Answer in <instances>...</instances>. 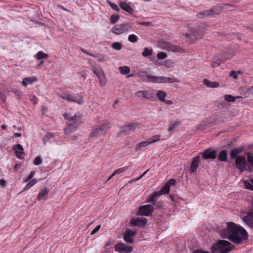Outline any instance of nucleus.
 <instances>
[{
  "instance_id": "1",
  "label": "nucleus",
  "mask_w": 253,
  "mask_h": 253,
  "mask_svg": "<svg viewBox=\"0 0 253 253\" xmlns=\"http://www.w3.org/2000/svg\"><path fill=\"white\" fill-rule=\"evenodd\" d=\"M221 236L236 244H241L248 238V233L241 226L233 222L226 223V227L220 231Z\"/></svg>"
},
{
  "instance_id": "2",
  "label": "nucleus",
  "mask_w": 253,
  "mask_h": 253,
  "mask_svg": "<svg viewBox=\"0 0 253 253\" xmlns=\"http://www.w3.org/2000/svg\"><path fill=\"white\" fill-rule=\"evenodd\" d=\"M232 248L233 246L229 242L220 240L212 245L211 252L212 253H217L218 252L220 253H227L232 250Z\"/></svg>"
},
{
  "instance_id": "3",
  "label": "nucleus",
  "mask_w": 253,
  "mask_h": 253,
  "mask_svg": "<svg viewBox=\"0 0 253 253\" xmlns=\"http://www.w3.org/2000/svg\"><path fill=\"white\" fill-rule=\"evenodd\" d=\"M147 82H151L153 83H173L176 82V80L173 78L167 77L165 76H155L147 75L146 77Z\"/></svg>"
},
{
  "instance_id": "4",
  "label": "nucleus",
  "mask_w": 253,
  "mask_h": 253,
  "mask_svg": "<svg viewBox=\"0 0 253 253\" xmlns=\"http://www.w3.org/2000/svg\"><path fill=\"white\" fill-rule=\"evenodd\" d=\"M157 45L162 49L169 51L180 52L181 51V48L179 46L172 44L163 40L158 41Z\"/></svg>"
},
{
  "instance_id": "5",
  "label": "nucleus",
  "mask_w": 253,
  "mask_h": 253,
  "mask_svg": "<svg viewBox=\"0 0 253 253\" xmlns=\"http://www.w3.org/2000/svg\"><path fill=\"white\" fill-rule=\"evenodd\" d=\"M160 138L161 135H155L145 141L138 143L136 146L135 151H137L141 149L142 148L146 147L147 146L150 144L158 142L160 140Z\"/></svg>"
},
{
  "instance_id": "6",
  "label": "nucleus",
  "mask_w": 253,
  "mask_h": 253,
  "mask_svg": "<svg viewBox=\"0 0 253 253\" xmlns=\"http://www.w3.org/2000/svg\"><path fill=\"white\" fill-rule=\"evenodd\" d=\"M89 65L91 67V70L93 73L95 74L97 77L99 81L100 84L101 86H104L106 83L105 80V76L102 70L101 69L98 70L96 67L92 64L91 62H89Z\"/></svg>"
},
{
  "instance_id": "7",
  "label": "nucleus",
  "mask_w": 253,
  "mask_h": 253,
  "mask_svg": "<svg viewBox=\"0 0 253 253\" xmlns=\"http://www.w3.org/2000/svg\"><path fill=\"white\" fill-rule=\"evenodd\" d=\"M130 31V27L126 24H117L111 29V32L117 35Z\"/></svg>"
},
{
  "instance_id": "8",
  "label": "nucleus",
  "mask_w": 253,
  "mask_h": 253,
  "mask_svg": "<svg viewBox=\"0 0 253 253\" xmlns=\"http://www.w3.org/2000/svg\"><path fill=\"white\" fill-rule=\"evenodd\" d=\"M135 96L138 98H144L150 101L155 100L154 93L152 91H148L146 90H139L135 93Z\"/></svg>"
},
{
  "instance_id": "9",
  "label": "nucleus",
  "mask_w": 253,
  "mask_h": 253,
  "mask_svg": "<svg viewBox=\"0 0 253 253\" xmlns=\"http://www.w3.org/2000/svg\"><path fill=\"white\" fill-rule=\"evenodd\" d=\"M114 249L116 252L119 253H130L133 250V248L131 246H128L123 243H119L116 244Z\"/></svg>"
},
{
  "instance_id": "10",
  "label": "nucleus",
  "mask_w": 253,
  "mask_h": 253,
  "mask_svg": "<svg viewBox=\"0 0 253 253\" xmlns=\"http://www.w3.org/2000/svg\"><path fill=\"white\" fill-rule=\"evenodd\" d=\"M235 166L241 172H243L246 169V158L244 156H238L236 158L235 162Z\"/></svg>"
},
{
  "instance_id": "11",
  "label": "nucleus",
  "mask_w": 253,
  "mask_h": 253,
  "mask_svg": "<svg viewBox=\"0 0 253 253\" xmlns=\"http://www.w3.org/2000/svg\"><path fill=\"white\" fill-rule=\"evenodd\" d=\"M154 211V208L152 205H146L140 207L139 214L144 216H149Z\"/></svg>"
},
{
  "instance_id": "12",
  "label": "nucleus",
  "mask_w": 253,
  "mask_h": 253,
  "mask_svg": "<svg viewBox=\"0 0 253 253\" xmlns=\"http://www.w3.org/2000/svg\"><path fill=\"white\" fill-rule=\"evenodd\" d=\"M59 96L62 99L66 100L69 102H76L79 104H81L84 102L83 98H78L72 95H59Z\"/></svg>"
},
{
  "instance_id": "13",
  "label": "nucleus",
  "mask_w": 253,
  "mask_h": 253,
  "mask_svg": "<svg viewBox=\"0 0 253 253\" xmlns=\"http://www.w3.org/2000/svg\"><path fill=\"white\" fill-rule=\"evenodd\" d=\"M147 219L145 217L131 219L130 223L137 226H144L147 224Z\"/></svg>"
},
{
  "instance_id": "14",
  "label": "nucleus",
  "mask_w": 253,
  "mask_h": 253,
  "mask_svg": "<svg viewBox=\"0 0 253 253\" xmlns=\"http://www.w3.org/2000/svg\"><path fill=\"white\" fill-rule=\"evenodd\" d=\"M216 152L210 149H208L202 153V156L204 159H215L216 157Z\"/></svg>"
},
{
  "instance_id": "15",
  "label": "nucleus",
  "mask_w": 253,
  "mask_h": 253,
  "mask_svg": "<svg viewBox=\"0 0 253 253\" xmlns=\"http://www.w3.org/2000/svg\"><path fill=\"white\" fill-rule=\"evenodd\" d=\"M13 150L14 151L16 156L20 159L23 158V148L21 144H17L13 146Z\"/></svg>"
},
{
  "instance_id": "16",
  "label": "nucleus",
  "mask_w": 253,
  "mask_h": 253,
  "mask_svg": "<svg viewBox=\"0 0 253 253\" xmlns=\"http://www.w3.org/2000/svg\"><path fill=\"white\" fill-rule=\"evenodd\" d=\"M139 124L138 123H133L125 125L121 128V131L125 132H128L130 131H134L136 128L138 127Z\"/></svg>"
},
{
  "instance_id": "17",
  "label": "nucleus",
  "mask_w": 253,
  "mask_h": 253,
  "mask_svg": "<svg viewBox=\"0 0 253 253\" xmlns=\"http://www.w3.org/2000/svg\"><path fill=\"white\" fill-rule=\"evenodd\" d=\"M135 234V233L132 230L127 229L126 230L124 234V240L128 243H132L133 242L132 237Z\"/></svg>"
},
{
  "instance_id": "18",
  "label": "nucleus",
  "mask_w": 253,
  "mask_h": 253,
  "mask_svg": "<svg viewBox=\"0 0 253 253\" xmlns=\"http://www.w3.org/2000/svg\"><path fill=\"white\" fill-rule=\"evenodd\" d=\"M243 220L248 226L252 228L253 227V213H247L243 218Z\"/></svg>"
},
{
  "instance_id": "19",
  "label": "nucleus",
  "mask_w": 253,
  "mask_h": 253,
  "mask_svg": "<svg viewBox=\"0 0 253 253\" xmlns=\"http://www.w3.org/2000/svg\"><path fill=\"white\" fill-rule=\"evenodd\" d=\"M200 158V156H197L193 159L189 169L190 173H193L196 170L199 166Z\"/></svg>"
},
{
  "instance_id": "20",
  "label": "nucleus",
  "mask_w": 253,
  "mask_h": 253,
  "mask_svg": "<svg viewBox=\"0 0 253 253\" xmlns=\"http://www.w3.org/2000/svg\"><path fill=\"white\" fill-rule=\"evenodd\" d=\"M202 34H197L193 30H189L186 35V38L189 39L191 41H194L196 39L202 38Z\"/></svg>"
},
{
  "instance_id": "21",
  "label": "nucleus",
  "mask_w": 253,
  "mask_h": 253,
  "mask_svg": "<svg viewBox=\"0 0 253 253\" xmlns=\"http://www.w3.org/2000/svg\"><path fill=\"white\" fill-rule=\"evenodd\" d=\"M161 193L159 192H154L152 193V194L150 195L149 198L146 200V202L147 203H153L156 200H157L161 196Z\"/></svg>"
},
{
  "instance_id": "22",
  "label": "nucleus",
  "mask_w": 253,
  "mask_h": 253,
  "mask_svg": "<svg viewBox=\"0 0 253 253\" xmlns=\"http://www.w3.org/2000/svg\"><path fill=\"white\" fill-rule=\"evenodd\" d=\"M243 149V147H238L231 150L230 152L231 158L236 160L238 157V155L242 152Z\"/></svg>"
},
{
  "instance_id": "23",
  "label": "nucleus",
  "mask_w": 253,
  "mask_h": 253,
  "mask_svg": "<svg viewBox=\"0 0 253 253\" xmlns=\"http://www.w3.org/2000/svg\"><path fill=\"white\" fill-rule=\"evenodd\" d=\"M204 84L208 87H217L219 84L218 82H211L208 79H204L203 81Z\"/></svg>"
},
{
  "instance_id": "24",
  "label": "nucleus",
  "mask_w": 253,
  "mask_h": 253,
  "mask_svg": "<svg viewBox=\"0 0 253 253\" xmlns=\"http://www.w3.org/2000/svg\"><path fill=\"white\" fill-rule=\"evenodd\" d=\"M65 119L68 120L70 121H73L78 120L80 118V116L78 114L73 115L70 113H65L64 114Z\"/></svg>"
},
{
  "instance_id": "25",
  "label": "nucleus",
  "mask_w": 253,
  "mask_h": 253,
  "mask_svg": "<svg viewBox=\"0 0 253 253\" xmlns=\"http://www.w3.org/2000/svg\"><path fill=\"white\" fill-rule=\"evenodd\" d=\"M111 125L110 123L107 121H103L100 122L97 126L103 132L110 128Z\"/></svg>"
},
{
  "instance_id": "26",
  "label": "nucleus",
  "mask_w": 253,
  "mask_h": 253,
  "mask_svg": "<svg viewBox=\"0 0 253 253\" xmlns=\"http://www.w3.org/2000/svg\"><path fill=\"white\" fill-rule=\"evenodd\" d=\"M36 81V79L35 77L25 78L23 80L22 84L24 86H26Z\"/></svg>"
},
{
  "instance_id": "27",
  "label": "nucleus",
  "mask_w": 253,
  "mask_h": 253,
  "mask_svg": "<svg viewBox=\"0 0 253 253\" xmlns=\"http://www.w3.org/2000/svg\"><path fill=\"white\" fill-rule=\"evenodd\" d=\"M213 15V11L211 10H205L200 12H199L197 14V16L198 18H201L203 17H205L208 16Z\"/></svg>"
},
{
  "instance_id": "28",
  "label": "nucleus",
  "mask_w": 253,
  "mask_h": 253,
  "mask_svg": "<svg viewBox=\"0 0 253 253\" xmlns=\"http://www.w3.org/2000/svg\"><path fill=\"white\" fill-rule=\"evenodd\" d=\"M119 5L122 9L126 12H131L133 11L132 8L126 2H121Z\"/></svg>"
},
{
  "instance_id": "29",
  "label": "nucleus",
  "mask_w": 253,
  "mask_h": 253,
  "mask_svg": "<svg viewBox=\"0 0 253 253\" xmlns=\"http://www.w3.org/2000/svg\"><path fill=\"white\" fill-rule=\"evenodd\" d=\"M76 128V126L75 125L69 124L65 128V132L67 134L73 133L75 131Z\"/></svg>"
},
{
  "instance_id": "30",
  "label": "nucleus",
  "mask_w": 253,
  "mask_h": 253,
  "mask_svg": "<svg viewBox=\"0 0 253 253\" xmlns=\"http://www.w3.org/2000/svg\"><path fill=\"white\" fill-rule=\"evenodd\" d=\"M227 153L225 150H221L218 156V159L222 162H225L227 160Z\"/></svg>"
},
{
  "instance_id": "31",
  "label": "nucleus",
  "mask_w": 253,
  "mask_h": 253,
  "mask_svg": "<svg viewBox=\"0 0 253 253\" xmlns=\"http://www.w3.org/2000/svg\"><path fill=\"white\" fill-rule=\"evenodd\" d=\"M103 133V132L99 127H96L92 130L90 133V136L97 137L102 134Z\"/></svg>"
},
{
  "instance_id": "32",
  "label": "nucleus",
  "mask_w": 253,
  "mask_h": 253,
  "mask_svg": "<svg viewBox=\"0 0 253 253\" xmlns=\"http://www.w3.org/2000/svg\"><path fill=\"white\" fill-rule=\"evenodd\" d=\"M37 182V180L36 179H33L31 181L28 182L26 184V185L24 187L23 190L20 192L19 193H21V192L26 191L30 189L31 187L33 186L35 184H36Z\"/></svg>"
},
{
  "instance_id": "33",
  "label": "nucleus",
  "mask_w": 253,
  "mask_h": 253,
  "mask_svg": "<svg viewBox=\"0 0 253 253\" xmlns=\"http://www.w3.org/2000/svg\"><path fill=\"white\" fill-rule=\"evenodd\" d=\"M48 194V191L47 188L42 189L39 193L37 196V199L40 201L42 198L46 196Z\"/></svg>"
},
{
  "instance_id": "34",
  "label": "nucleus",
  "mask_w": 253,
  "mask_h": 253,
  "mask_svg": "<svg viewBox=\"0 0 253 253\" xmlns=\"http://www.w3.org/2000/svg\"><path fill=\"white\" fill-rule=\"evenodd\" d=\"M180 125V122L179 121L175 122L173 124L169 126L168 130L170 133H172L176 127Z\"/></svg>"
},
{
  "instance_id": "35",
  "label": "nucleus",
  "mask_w": 253,
  "mask_h": 253,
  "mask_svg": "<svg viewBox=\"0 0 253 253\" xmlns=\"http://www.w3.org/2000/svg\"><path fill=\"white\" fill-rule=\"evenodd\" d=\"M157 96L159 99L163 102L165 100V97L167 96V93L162 90H158L157 92Z\"/></svg>"
},
{
  "instance_id": "36",
  "label": "nucleus",
  "mask_w": 253,
  "mask_h": 253,
  "mask_svg": "<svg viewBox=\"0 0 253 253\" xmlns=\"http://www.w3.org/2000/svg\"><path fill=\"white\" fill-rule=\"evenodd\" d=\"M35 58L38 60H40L41 59L47 58L48 55L47 54L44 53L43 52L40 51H39L34 56Z\"/></svg>"
},
{
  "instance_id": "37",
  "label": "nucleus",
  "mask_w": 253,
  "mask_h": 253,
  "mask_svg": "<svg viewBox=\"0 0 253 253\" xmlns=\"http://www.w3.org/2000/svg\"><path fill=\"white\" fill-rule=\"evenodd\" d=\"M119 70L123 75H126L130 72V68L126 66L119 67Z\"/></svg>"
},
{
  "instance_id": "38",
  "label": "nucleus",
  "mask_w": 253,
  "mask_h": 253,
  "mask_svg": "<svg viewBox=\"0 0 253 253\" xmlns=\"http://www.w3.org/2000/svg\"><path fill=\"white\" fill-rule=\"evenodd\" d=\"M242 75V73L240 71H231L229 74V76L232 78L233 79H237L239 76Z\"/></svg>"
},
{
  "instance_id": "39",
  "label": "nucleus",
  "mask_w": 253,
  "mask_h": 253,
  "mask_svg": "<svg viewBox=\"0 0 253 253\" xmlns=\"http://www.w3.org/2000/svg\"><path fill=\"white\" fill-rule=\"evenodd\" d=\"M169 186L168 185V184H166L159 191L160 193H161V195L162 194H166L169 193Z\"/></svg>"
},
{
  "instance_id": "40",
  "label": "nucleus",
  "mask_w": 253,
  "mask_h": 253,
  "mask_svg": "<svg viewBox=\"0 0 253 253\" xmlns=\"http://www.w3.org/2000/svg\"><path fill=\"white\" fill-rule=\"evenodd\" d=\"M111 47L117 50H120L122 48V44L120 42H115L111 45Z\"/></svg>"
},
{
  "instance_id": "41",
  "label": "nucleus",
  "mask_w": 253,
  "mask_h": 253,
  "mask_svg": "<svg viewBox=\"0 0 253 253\" xmlns=\"http://www.w3.org/2000/svg\"><path fill=\"white\" fill-rule=\"evenodd\" d=\"M128 40L132 43L136 42L138 41V37L134 34L129 35L128 37Z\"/></svg>"
},
{
  "instance_id": "42",
  "label": "nucleus",
  "mask_w": 253,
  "mask_h": 253,
  "mask_svg": "<svg viewBox=\"0 0 253 253\" xmlns=\"http://www.w3.org/2000/svg\"><path fill=\"white\" fill-rule=\"evenodd\" d=\"M224 98L225 100L227 102H233L235 101L236 97L230 95V94H226L224 96Z\"/></svg>"
},
{
  "instance_id": "43",
  "label": "nucleus",
  "mask_w": 253,
  "mask_h": 253,
  "mask_svg": "<svg viewBox=\"0 0 253 253\" xmlns=\"http://www.w3.org/2000/svg\"><path fill=\"white\" fill-rule=\"evenodd\" d=\"M152 54V50L149 49L148 48H145L144 51L142 53V55L144 57L150 56Z\"/></svg>"
},
{
  "instance_id": "44",
  "label": "nucleus",
  "mask_w": 253,
  "mask_h": 253,
  "mask_svg": "<svg viewBox=\"0 0 253 253\" xmlns=\"http://www.w3.org/2000/svg\"><path fill=\"white\" fill-rule=\"evenodd\" d=\"M244 186L247 189L253 191V185H252L249 181L245 180L244 181Z\"/></svg>"
},
{
  "instance_id": "45",
  "label": "nucleus",
  "mask_w": 253,
  "mask_h": 253,
  "mask_svg": "<svg viewBox=\"0 0 253 253\" xmlns=\"http://www.w3.org/2000/svg\"><path fill=\"white\" fill-rule=\"evenodd\" d=\"M42 163V160L40 156L36 157L34 161V163L36 166H39L41 165Z\"/></svg>"
},
{
  "instance_id": "46",
  "label": "nucleus",
  "mask_w": 253,
  "mask_h": 253,
  "mask_svg": "<svg viewBox=\"0 0 253 253\" xmlns=\"http://www.w3.org/2000/svg\"><path fill=\"white\" fill-rule=\"evenodd\" d=\"M167 56V54L164 52H159L157 54V57L160 59H165Z\"/></svg>"
},
{
  "instance_id": "47",
  "label": "nucleus",
  "mask_w": 253,
  "mask_h": 253,
  "mask_svg": "<svg viewBox=\"0 0 253 253\" xmlns=\"http://www.w3.org/2000/svg\"><path fill=\"white\" fill-rule=\"evenodd\" d=\"M247 161L248 163L253 166V157L249 153L247 154Z\"/></svg>"
},
{
  "instance_id": "48",
  "label": "nucleus",
  "mask_w": 253,
  "mask_h": 253,
  "mask_svg": "<svg viewBox=\"0 0 253 253\" xmlns=\"http://www.w3.org/2000/svg\"><path fill=\"white\" fill-rule=\"evenodd\" d=\"M221 62V61L219 60L213 61L212 62V63L211 64V66L213 68L216 67L220 64Z\"/></svg>"
},
{
  "instance_id": "49",
  "label": "nucleus",
  "mask_w": 253,
  "mask_h": 253,
  "mask_svg": "<svg viewBox=\"0 0 253 253\" xmlns=\"http://www.w3.org/2000/svg\"><path fill=\"white\" fill-rule=\"evenodd\" d=\"M110 7L113 9L114 10H115L116 11H119V7L118 6V5L114 3H113L112 2H110V1H109L108 2Z\"/></svg>"
},
{
  "instance_id": "50",
  "label": "nucleus",
  "mask_w": 253,
  "mask_h": 253,
  "mask_svg": "<svg viewBox=\"0 0 253 253\" xmlns=\"http://www.w3.org/2000/svg\"><path fill=\"white\" fill-rule=\"evenodd\" d=\"M118 19H119V17L118 16L113 15L111 17L110 22L112 24H115V23H116L118 21Z\"/></svg>"
},
{
  "instance_id": "51",
  "label": "nucleus",
  "mask_w": 253,
  "mask_h": 253,
  "mask_svg": "<svg viewBox=\"0 0 253 253\" xmlns=\"http://www.w3.org/2000/svg\"><path fill=\"white\" fill-rule=\"evenodd\" d=\"M125 171V169L124 168H120L114 172V174H122Z\"/></svg>"
},
{
  "instance_id": "52",
  "label": "nucleus",
  "mask_w": 253,
  "mask_h": 253,
  "mask_svg": "<svg viewBox=\"0 0 253 253\" xmlns=\"http://www.w3.org/2000/svg\"><path fill=\"white\" fill-rule=\"evenodd\" d=\"M11 92L14 93L16 96L18 97H20L22 95V93L21 91L18 90L16 89L13 88L11 89Z\"/></svg>"
},
{
  "instance_id": "53",
  "label": "nucleus",
  "mask_w": 253,
  "mask_h": 253,
  "mask_svg": "<svg viewBox=\"0 0 253 253\" xmlns=\"http://www.w3.org/2000/svg\"><path fill=\"white\" fill-rule=\"evenodd\" d=\"M100 227H101V225H97L91 232V235H93L95 233H96L97 232H98L100 228Z\"/></svg>"
},
{
  "instance_id": "54",
  "label": "nucleus",
  "mask_w": 253,
  "mask_h": 253,
  "mask_svg": "<svg viewBox=\"0 0 253 253\" xmlns=\"http://www.w3.org/2000/svg\"><path fill=\"white\" fill-rule=\"evenodd\" d=\"M167 184H168L169 186L173 185L175 184V180L173 179H169L167 183Z\"/></svg>"
},
{
  "instance_id": "55",
  "label": "nucleus",
  "mask_w": 253,
  "mask_h": 253,
  "mask_svg": "<svg viewBox=\"0 0 253 253\" xmlns=\"http://www.w3.org/2000/svg\"><path fill=\"white\" fill-rule=\"evenodd\" d=\"M193 253H209L208 252L204 251L202 250H197L193 251Z\"/></svg>"
},
{
  "instance_id": "56",
  "label": "nucleus",
  "mask_w": 253,
  "mask_h": 253,
  "mask_svg": "<svg viewBox=\"0 0 253 253\" xmlns=\"http://www.w3.org/2000/svg\"><path fill=\"white\" fill-rule=\"evenodd\" d=\"M163 102L166 103L167 105H171L172 104V102L170 100H166V99H165V100L163 101Z\"/></svg>"
},
{
  "instance_id": "57",
  "label": "nucleus",
  "mask_w": 253,
  "mask_h": 253,
  "mask_svg": "<svg viewBox=\"0 0 253 253\" xmlns=\"http://www.w3.org/2000/svg\"><path fill=\"white\" fill-rule=\"evenodd\" d=\"M34 175H35V172L34 171H31L30 172V174L29 175V176H28V179H30L32 178H33L34 177Z\"/></svg>"
},
{
  "instance_id": "58",
  "label": "nucleus",
  "mask_w": 253,
  "mask_h": 253,
  "mask_svg": "<svg viewBox=\"0 0 253 253\" xmlns=\"http://www.w3.org/2000/svg\"><path fill=\"white\" fill-rule=\"evenodd\" d=\"M82 51L84 53H86L87 54V55H89L90 56H91L92 57H96V56L95 55H94L93 54H91V53H90L89 52H87L84 49H81Z\"/></svg>"
},
{
  "instance_id": "59",
  "label": "nucleus",
  "mask_w": 253,
  "mask_h": 253,
  "mask_svg": "<svg viewBox=\"0 0 253 253\" xmlns=\"http://www.w3.org/2000/svg\"><path fill=\"white\" fill-rule=\"evenodd\" d=\"M105 57L103 56H102L101 57L98 58V61L99 62H102L105 61Z\"/></svg>"
},
{
  "instance_id": "60",
  "label": "nucleus",
  "mask_w": 253,
  "mask_h": 253,
  "mask_svg": "<svg viewBox=\"0 0 253 253\" xmlns=\"http://www.w3.org/2000/svg\"><path fill=\"white\" fill-rule=\"evenodd\" d=\"M139 179H140V177H137V178H134L132 179L131 180H130L129 181V183H131L133 181H136L139 180Z\"/></svg>"
},
{
  "instance_id": "61",
  "label": "nucleus",
  "mask_w": 253,
  "mask_h": 253,
  "mask_svg": "<svg viewBox=\"0 0 253 253\" xmlns=\"http://www.w3.org/2000/svg\"><path fill=\"white\" fill-rule=\"evenodd\" d=\"M119 101L118 100H115V102L113 104V107L115 109L117 107V106L118 104Z\"/></svg>"
},
{
  "instance_id": "62",
  "label": "nucleus",
  "mask_w": 253,
  "mask_h": 253,
  "mask_svg": "<svg viewBox=\"0 0 253 253\" xmlns=\"http://www.w3.org/2000/svg\"><path fill=\"white\" fill-rule=\"evenodd\" d=\"M31 101H33L34 104H36L38 102L37 99L34 96H33V98L31 99Z\"/></svg>"
},
{
  "instance_id": "63",
  "label": "nucleus",
  "mask_w": 253,
  "mask_h": 253,
  "mask_svg": "<svg viewBox=\"0 0 253 253\" xmlns=\"http://www.w3.org/2000/svg\"><path fill=\"white\" fill-rule=\"evenodd\" d=\"M0 184L2 186H4L5 184V180H3V179H0Z\"/></svg>"
},
{
  "instance_id": "64",
  "label": "nucleus",
  "mask_w": 253,
  "mask_h": 253,
  "mask_svg": "<svg viewBox=\"0 0 253 253\" xmlns=\"http://www.w3.org/2000/svg\"><path fill=\"white\" fill-rule=\"evenodd\" d=\"M153 205L154 206H157L159 208H160L161 206V204H160L159 202L155 203L154 202H153Z\"/></svg>"
}]
</instances>
